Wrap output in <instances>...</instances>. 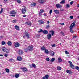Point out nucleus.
Here are the masks:
<instances>
[{
  "instance_id": "nucleus-17",
  "label": "nucleus",
  "mask_w": 79,
  "mask_h": 79,
  "mask_svg": "<svg viewBox=\"0 0 79 79\" xmlns=\"http://www.w3.org/2000/svg\"><path fill=\"white\" fill-rule=\"evenodd\" d=\"M66 72L67 73H68V74H71L72 73V71L71 70H67Z\"/></svg>"
},
{
  "instance_id": "nucleus-2",
  "label": "nucleus",
  "mask_w": 79,
  "mask_h": 79,
  "mask_svg": "<svg viewBox=\"0 0 79 79\" xmlns=\"http://www.w3.org/2000/svg\"><path fill=\"white\" fill-rule=\"evenodd\" d=\"M10 13L11 16H12L13 17H15V16H16V12L15 10L10 11Z\"/></svg>"
},
{
  "instance_id": "nucleus-56",
  "label": "nucleus",
  "mask_w": 79,
  "mask_h": 79,
  "mask_svg": "<svg viewBox=\"0 0 79 79\" xmlns=\"http://www.w3.org/2000/svg\"><path fill=\"white\" fill-rule=\"evenodd\" d=\"M43 15L44 16H47V14H46L45 13Z\"/></svg>"
},
{
  "instance_id": "nucleus-11",
  "label": "nucleus",
  "mask_w": 79,
  "mask_h": 79,
  "mask_svg": "<svg viewBox=\"0 0 79 79\" xmlns=\"http://www.w3.org/2000/svg\"><path fill=\"white\" fill-rule=\"evenodd\" d=\"M15 47H19V44L18 42L15 43Z\"/></svg>"
},
{
  "instance_id": "nucleus-13",
  "label": "nucleus",
  "mask_w": 79,
  "mask_h": 79,
  "mask_svg": "<svg viewBox=\"0 0 79 79\" xmlns=\"http://www.w3.org/2000/svg\"><path fill=\"white\" fill-rule=\"evenodd\" d=\"M18 53L19 55H22L23 53V52L21 50L19 51H18Z\"/></svg>"
},
{
  "instance_id": "nucleus-55",
  "label": "nucleus",
  "mask_w": 79,
  "mask_h": 79,
  "mask_svg": "<svg viewBox=\"0 0 79 79\" xmlns=\"http://www.w3.org/2000/svg\"><path fill=\"white\" fill-rule=\"evenodd\" d=\"M70 19H73V16H70Z\"/></svg>"
},
{
  "instance_id": "nucleus-25",
  "label": "nucleus",
  "mask_w": 79,
  "mask_h": 79,
  "mask_svg": "<svg viewBox=\"0 0 79 79\" xmlns=\"http://www.w3.org/2000/svg\"><path fill=\"white\" fill-rule=\"evenodd\" d=\"M45 53H46V54H48V53H49V52H48V50L47 49H45Z\"/></svg>"
},
{
  "instance_id": "nucleus-36",
  "label": "nucleus",
  "mask_w": 79,
  "mask_h": 79,
  "mask_svg": "<svg viewBox=\"0 0 79 79\" xmlns=\"http://www.w3.org/2000/svg\"><path fill=\"white\" fill-rule=\"evenodd\" d=\"M15 1H16L17 0V2L18 3H21V0H14Z\"/></svg>"
},
{
  "instance_id": "nucleus-6",
  "label": "nucleus",
  "mask_w": 79,
  "mask_h": 79,
  "mask_svg": "<svg viewBox=\"0 0 79 79\" xmlns=\"http://www.w3.org/2000/svg\"><path fill=\"white\" fill-rule=\"evenodd\" d=\"M28 51H32L33 49V47L32 46H29L28 47Z\"/></svg>"
},
{
  "instance_id": "nucleus-61",
  "label": "nucleus",
  "mask_w": 79,
  "mask_h": 79,
  "mask_svg": "<svg viewBox=\"0 0 79 79\" xmlns=\"http://www.w3.org/2000/svg\"><path fill=\"white\" fill-rule=\"evenodd\" d=\"M4 2H7L8 0H4Z\"/></svg>"
},
{
  "instance_id": "nucleus-64",
  "label": "nucleus",
  "mask_w": 79,
  "mask_h": 79,
  "mask_svg": "<svg viewBox=\"0 0 79 79\" xmlns=\"http://www.w3.org/2000/svg\"><path fill=\"white\" fill-rule=\"evenodd\" d=\"M77 7H79V4H78V5H77Z\"/></svg>"
},
{
  "instance_id": "nucleus-43",
  "label": "nucleus",
  "mask_w": 79,
  "mask_h": 79,
  "mask_svg": "<svg viewBox=\"0 0 79 79\" xmlns=\"http://www.w3.org/2000/svg\"><path fill=\"white\" fill-rule=\"evenodd\" d=\"M39 14L40 16H42V12H39Z\"/></svg>"
},
{
  "instance_id": "nucleus-20",
  "label": "nucleus",
  "mask_w": 79,
  "mask_h": 79,
  "mask_svg": "<svg viewBox=\"0 0 79 79\" xmlns=\"http://www.w3.org/2000/svg\"><path fill=\"white\" fill-rule=\"evenodd\" d=\"M54 12L55 13H56V14H59L60 12H59V10H54Z\"/></svg>"
},
{
  "instance_id": "nucleus-46",
  "label": "nucleus",
  "mask_w": 79,
  "mask_h": 79,
  "mask_svg": "<svg viewBox=\"0 0 79 79\" xmlns=\"http://www.w3.org/2000/svg\"><path fill=\"white\" fill-rule=\"evenodd\" d=\"M13 23H16V20H14L12 21Z\"/></svg>"
},
{
  "instance_id": "nucleus-18",
  "label": "nucleus",
  "mask_w": 79,
  "mask_h": 79,
  "mask_svg": "<svg viewBox=\"0 0 79 79\" xmlns=\"http://www.w3.org/2000/svg\"><path fill=\"white\" fill-rule=\"evenodd\" d=\"M7 44L9 46H11L12 44V43H11V42L9 41L7 42Z\"/></svg>"
},
{
  "instance_id": "nucleus-24",
  "label": "nucleus",
  "mask_w": 79,
  "mask_h": 79,
  "mask_svg": "<svg viewBox=\"0 0 79 79\" xmlns=\"http://www.w3.org/2000/svg\"><path fill=\"white\" fill-rule=\"evenodd\" d=\"M70 68H71L72 69H74V66L72 64L70 65Z\"/></svg>"
},
{
  "instance_id": "nucleus-19",
  "label": "nucleus",
  "mask_w": 79,
  "mask_h": 79,
  "mask_svg": "<svg viewBox=\"0 0 79 79\" xmlns=\"http://www.w3.org/2000/svg\"><path fill=\"white\" fill-rule=\"evenodd\" d=\"M25 34L26 35V37H27V38H29V34L28 33H27V32H25Z\"/></svg>"
},
{
  "instance_id": "nucleus-54",
  "label": "nucleus",
  "mask_w": 79,
  "mask_h": 79,
  "mask_svg": "<svg viewBox=\"0 0 79 79\" xmlns=\"http://www.w3.org/2000/svg\"><path fill=\"white\" fill-rule=\"evenodd\" d=\"M40 11L41 12V13H44V10L42 9L40 10Z\"/></svg>"
},
{
  "instance_id": "nucleus-41",
  "label": "nucleus",
  "mask_w": 79,
  "mask_h": 79,
  "mask_svg": "<svg viewBox=\"0 0 79 79\" xmlns=\"http://www.w3.org/2000/svg\"><path fill=\"white\" fill-rule=\"evenodd\" d=\"M32 66L33 67V68H36V66L34 64H32Z\"/></svg>"
},
{
  "instance_id": "nucleus-15",
  "label": "nucleus",
  "mask_w": 79,
  "mask_h": 79,
  "mask_svg": "<svg viewBox=\"0 0 79 79\" xmlns=\"http://www.w3.org/2000/svg\"><path fill=\"white\" fill-rule=\"evenodd\" d=\"M17 60L19 61H21L22 60V58L21 57H18Z\"/></svg>"
},
{
  "instance_id": "nucleus-52",
  "label": "nucleus",
  "mask_w": 79,
  "mask_h": 79,
  "mask_svg": "<svg viewBox=\"0 0 79 79\" xmlns=\"http://www.w3.org/2000/svg\"><path fill=\"white\" fill-rule=\"evenodd\" d=\"M51 46L52 47H55V44H54L53 45H51Z\"/></svg>"
},
{
  "instance_id": "nucleus-58",
  "label": "nucleus",
  "mask_w": 79,
  "mask_h": 79,
  "mask_svg": "<svg viewBox=\"0 0 79 79\" xmlns=\"http://www.w3.org/2000/svg\"><path fill=\"white\" fill-rule=\"evenodd\" d=\"M61 25H64V23H63L61 24Z\"/></svg>"
},
{
  "instance_id": "nucleus-32",
  "label": "nucleus",
  "mask_w": 79,
  "mask_h": 79,
  "mask_svg": "<svg viewBox=\"0 0 79 79\" xmlns=\"http://www.w3.org/2000/svg\"><path fill=\"white\" fill-rule=\"evenodd\" d=\"M2 45H5V42L2 41Z\"/></svg>"
},
{
  "instance_id": "nucleus-7",
  "label": "nucleus",
  "mask_w": 79,
  "mask_h": 79,
  "mask_svg": "<svg viewBox=\"0 0 79 79\" xmlns=\"http://www.w3.org/2000/svg\"><path fill=\"white\" fill-rule=\"evenodd\" d=\"M39 2L40 3L43 4V3H44L45 2V0H39Z\"/></svg>"
},
{
  "instance_id": "nucleus-51",
  "label": "nucleus",
  "mask_w": 79,
  "mask_h": 79,
  "mask_svg": "<svg viewBox=\"0 0 79 79\" xmlns=\"http://www.w3.org/2000/svg\"><path fill=\"white\" fill-rule=\"evenodd\" d=\"M65 53L66 54H68V52L67 51H65Z\"/></svg>"
},
{
  "instance_id": "nucleus-34",
  "label": "nucleus",
  "mask_w": 79,
  "mask_h": 79,
  "mask_svg": "<svg viewBox=\"0 0 79 79\" xmlns=\"http://www.w3.org/2000/svg\"><path fill=\"white\" fill-rule=\"evenodd\" d=\"M41 50H45L46 49H45V48L44 46L42 47L41 48Z\"/></svg>"
},
{
  "instance_id": "nucleus-31",
  "label": "nucleus",
  "mask_w": 79,
  "mask_h": 79,
  "mask_svg": "<svg viewBox=\"0 0 79 79\" xmlns=\"http://www.w3.org/2000/svg\"><path fill=\"white\" fill-rule=\"evenodd\" d=\"M75 69L77 70L78 71H79V67L78 66H77L75 67Z\"/></svg>"
},
{
  "instance_id": "nucleus-39",
  "label": "nucleus",
  "mask_w": 79,
  "mask_h": 79,
  "mask_svg": "<svg viewBox=\"0 0 79 79\" xmlns=\"http://www.w3.org/2000/svg\"><path fill=\"white\" fill-rule=\"evenodd\" d=\"M66 8H69L70 6H69V5L67 4L66 5Z\"/></svg>"
},
{
  "instance_id": "nucleus-21",
  "label": "nucleus",
  "mask_w": 79,
  "mask_h": 79,
  "mask_svg": "<svg viewBox=\"0 0 79 79\" xmlns=\"http://www.w3.org/2000/svg\"><path fill=\"white\" fill-rule=\"evenodd\" d=\"M50 54L52 56H53V55H54V54H55V53H54V52L51 51H50Z\"/></svg>"
},
{
  "instance_id": "nucleus-29",
  "label": "nucleus",
  "mask_w": 79,
  "mask_h": 79,
  "mask_svg": "<svg viewBox=\"0 0 79 79\" xmlns=\"http://www.w3.org/2000/svg\"><path fill=\"white\" fill-rule=\"evenodd\" d=\"M57 70H59V71H61V67H57Z\"/></svg>"
},
{
  "instance_id": "nucleus-35",
  "label": "nucleus",
  "mask_w": 79,
  "mask_h": 79,
  "mask_svg": "<svg viewBox=\"0 0 79 79\" xmlns=\"http://www.w3.org/2000/svg\"><path fill=\"white\" fill-rule=\"evenodd\" d=\"M15 61V60L13 59H9V61H10V62H13V61Z\"/></svg>"
},
{
  "instance_id": "nucleus-22",
  "label": "nucleus",
  "mask_w": 79,
  "mask_h": 79,
  "mask_svg": "<svg viewBox=\"0 0 79 79\" xmlns=\"http://www.w3.org/2000/svg\"><path fill=\"white\" fill-rule=\"evenodd\" d=\"M65 1H66L65 0H63L60 2V4H64V3H65Z\"/></svg>"
},
{
  "instance_id": "nucleus-3",
  "label": "nucleus",
  "mask_w": 79,
  "mask_h": 79,
  "mask_svg": "<svg viewBox=\"0 0 79 79\" xmlns=\"http://www.w3.org/2000/svg\"><path fill=\"white\" fill-rule=\"evenodd\" d=\"M2 50H3V52H4L6 53H8V50L6 49V48H2Z\"/></svg>"
},
{
  "instance_id": "nucleus-63",
  "label": "nucleus",
  "mask_w": 79,
  "mask_h": 79,
  "mask_svg": "<svg viewBox=\"0 0 79 79\" xmlns=\"http://www.w3.org/2000/svg\"><path fill=\"white\" fill-rule=\"evenodd\" d=\"M3 36H1V37H0V38H3Z\"/></svg>"
},
{
  "instance_id": "nucleus-4",
  "label": "nucleus",
  "mask_w": 79,
  "mask_h": 79,
  "mask_svg": "<svg viewBox=\"0 0 79 79\" xmlns=\"http://www.w3.org/2000/svg\"><path fill=\"white\" fill-rule=\"evenodd\" d=\"M57 8H62V5L60 4H57L56 5Z\"/></svg>"
},
{
  "instance_id": "nucleus-33",
  "label": "nucleus",
  "mask_w": 79,
  "mask_h": 79,
  "mask_svg": "<svg viewBox=\"0 0 79 79\" xmlns=\"http://www.w3.org/2000/svg\"><path fill=\"white\" fill-rule=\"evenodd\" d=\"M3 8H1V11H0V14H1V13H3Z\"/></svg>"
},
{
  "instance_id": "nucleus-27",
  "label": "nucleus",
  "mask_w": 79,
  "mask_h": 79,
  "mask_svg": "<svg viewBox=\"0 0 79 79\" xmlns=\"http://www.w3.org/2000/svg\"><path fill=\"white\" fill-rule=\"evenodd\" d=\"M15 77L16 78H18L19 77V75L18 74H16L15 75Z\"/></svg>"
},
{
  "instance_id": "nucleus-16",
  "label": "nucleus",
  "mask_w": 79,
  "mask_h": 79,
  "mask_svg": "<svg viewBox=\"0 0 79 79\" xmlns=\"http://www.w3.org/2000/svg\"><path fill=\"white\" fill-rule=\"evenodd\" d=\"M43 33L44 34H48V31L46 30H44L43 31Z\"/></svg>"
},
{
  "instance_id": "nucleus-42",
  "label": "nucleus",
  "mask_w": 79,
  "mask_h": 79,
  "mask_svg": "<svg viewBox=\"0 0 79 79\" xmlns=\"http://www.w3.org/2000/svg\"><path fill=\"white\" fill-rule=\"evenodd\" d=\"M49 27H50V26H49L48 25H47L46 27V29H48Z\"/></svg>"
},
{
  "instance_id": "nucleus-59",
  "label": "nucleus",
  "mask_w": 79,
  "mask_h": 79,
  "mask_svg": "<svg viewBox=\"0 0 79 79\" xmlns=\"http://www.w3.org/2000/svg\"><path fill=\"white\" fill-rule=\"evenodd\" d=\"M0 56H3V54H0Z\"/></svg>"
},
{
  "instance_id": "nucleus-26",
  "label": "nucleus",
  "mask_w": 79,
  "mask_h": 79,
  "mask_svg": "<svg viewBox=\"0 0 79 79\" xmlns=\"http://www.w3.org/2000/svg\"><path fill=\"white\" fill-rule=\"evenodd\" d=\"M58 60L59 62H61V61H63L62 59L60 58H58Z\"/></svg>"
},
{
  "instance_id": "nucleus-9",
  "label": "nucleus",
  "mask_w": 79,
  "mask_h": 79,
  "mask_svg": "<svg viewBox=\"0 0 79 79\" xmlns=\"http://www.w3.org/2000/svg\"><path fill=\"white\" fill-rule=\"evenodd\" d=\"M49 77V76L48 75H46L45 76L43 77V79H48Z\"/></svg>"
},
{
  "instance_id": "nucleus-23",
  "label": "nucleus",
  "mask_w": 79,
  "mask_h": 79,
  "mask_svg": "<svg viewBox=\"0 0 79 79\" xmlns=\"http://www.w3.org/2000/svg\"><path fill=\"white\" fill-rule=\"evenodd\" d=\"M38 22L40 23V24H44V21L42 20H39Z\"/></svg>"
},
{
  "instance_id": "nucleus-14",
  "label": "nucleus",
  "mask_w": 79,
  "mask_h": 79,
  "mask_svg": "<svg viewBox=\"0 0 79 79\" xmlns=\"http://www.w3.org/2000/svg\"><path fill=\"white\" fill-rule=\"evenodd\" d=\"M27 25H29V26H31L32 25V23H31V22H27L25 23Z\"/></svg>"
},
{
  "instance_id": "nucleus-48",
  "label": "nucleus",
  "mask_w": 79,
  "mask_h": 79,
  "mask_svg": "<svg viewBox=\"0 0 79 79\" xmlns=\"http://www.w3.org/2000/svg\"><path fill=\"white\" fill-rule=\"evenodd\" d=\"M61 33L62 34V35H63V36H65V35H64V34L63 33V32H61Z\"/></svg>"
},
{
  "instance_id": "nucleus-49",
  "label": "nucleus",
  "mask_w": 79,
  "mask_h": 79,
  "mask_svg": "<svg viewBox=\"0 0 79 79\" xmlns=\"http://www.w3.org/2000/svg\"><path fill=\"white\" fill-rule=\"evenodd\" d=\"M4 56H5V57H7V56H8V54H5L4 55Z\"/></svg>"
},
{
  "instance_id": "nucleus-57",
  "label": "nucleus",
  "mask_w": 79,
  "mask_h": 79,
  "mask_svg": "<svg viewBox=\"0 0 79 79\" xmlns=\"http://www.w3.org/2000/svg\"><path fill=\"white\" fill-rule=\"evenodd\" d=\"M47 24H49L50 23V21H48L47 22Z\"/></svg>"
},
{
  "instance_id": "nucleus-60",
  "label": "nucleus",
  "mask_w": 79,
  "mask_h": 79,
  "mask_svg": "<svg viewBox=\"0 0 79 79\" xmlns=\"http://www.w3.org/2000/svg\"><path fill=\"white\" fill-rule=\"evenodd\" d=\"M73 38H74L75 39H76V38L77 37L76 36H73Z\"/></svg>"
},
{
  "instance_id": "nucleus-50",
  "label": "nucleus",
  "mask_w": 79,
  "mask_h": 79,
  "mask_svg": "<svg viewBox=\"0 0 79 79\" xmlns=\"http://www.w3.org/2000/svg\"><path fill=\"white\" fill-rule=\"evenodd\" d=\"M68 62L69 63L71 64H72V62H71L70 61H68Z\"/></svg>"
},
{
  "instance_id": "nucleus-30",
  "label": "nucleus",
  "mask_w": 79,
  "mask_h": 79,
  "mask_svg": "<svg viewBox=\"0 0 79 79\" xmlns=\"http://www.w3.org/2000/svg\"><path fill=\"white\" fill-rule=\"evenodd\" d=\"M55 60V58H52L51 59L50 61L51 62H53Z\"/></svg>"
},
{
  "instance_id": "nucleus-38",
  "label": "nucleus",
  "mask_w": 79,
  "mask_h": 79,
  "mask_svg": "<svg viewBox=\"0 0 79 79\" xmlns=\"http://www.w3.org/2000/svg\"><path fill=\"white\" fill-rule=\"evenodd\" d=\"M31 5H32V6H35L36 4H35V3H32V4H31Z\"/></svg>"
},
{
  "instance_id": "nucleus-10",
  "label": "nucleus",
  "mask_w": 79,
  "mask_h": 79,
  "mask_svg": "<svg viewBox=\"0 0 79 79\" xmlns=\"http://www.w3.org/2000/svg\"><path fill=\"white\" fill-rule=\"evenodd\" d=\"M26 8H23L22 9V12L23 14H24V13H26Z\"/></svg>"
},
{
  "instance_id": "nucleus-45",
  "label": "nucleus",
  "mask_w": 79,
  "mask_h": 79,
  "mask_svg": "<svg viewBox=\"0 0 79 79\" xmlns=\"http://www.w3.org/2000/svg\"><path fill=\"white\" fill-rule=\"evenodd\" d=\"M52 11H53V10H51L50 11L49 13L50 15L52 14Z\"/></svg>"
},
{
  "instance_id": "nucleus-44",
  "label": "nucleus",
  "mask_w": 79,
  "mask_h": 79,
  "mask_svg": "<svg viewBox=\"0 0 79 79\" xmlns=\"http://www.w3.org/2000/svg\"><path fill=\"white\" fill-rule=\"evenodd\" d=\"M46 60L47 61H50V59H49V58H47L46 59Z\"/></svg>"
},
{
  "instance_id": "nucleus-53",
  "label": "nucleus",
  "mask_w": 79,
  "mask_h": 79,
  "mask_svg": "<svg viewBox=\"0 0 79 79\" xmlns=\"http://www.w3.org/2000/svg\"><path fill=\"white\" fill-rule=\"evenodd\" d=\"M73 3H74V2L73 1H72L70 2V5H72V4H73Z\"/></svg>"
},
{
  "instance_id": "nucleus-62",
  "label": "nucleus",
  "mask_w": 79,
  "mask_h": 79,
  "mask_svg": "<svg viewBox=\"0 0 79 79\" xmlns=\"http://www.w3.org/2000/svg\"><path fill=\"white\" fill-rule=\"evenodd\" d=\"M26 15H24L23 16V17H26Z\"/></svg>"
},
{
  "instance_id": "nucleus-12",
  "label": "nucleus",
  "mask_w": 79,
  "mask_h": 79,
  "mask_svg": "<svg viewBox=\"0 0 79 79\" xmlns=\"http://www.w3.org/2000/svg\"><path fill=\"white\" fill-rule=\"evenodd\" d=\"M15 28L16 30L17 31H19V26H18L17 25H15Z\"/></svg>"
},
{
  "instance_id": "nucleus-5",
  "label": "nucleus",
  "mask_w": 79,
  "mask_h": 79,
  "mask_svg": "<svg viewBox=\"0 0 79 79\" xmlns=\"http://www.w3.org/2000/svg\"><path fill=\"white\" fill-rule=\"evenodd\" d=\"M21 69L23 72H26L27 71V69L26 67H22Z\"/></svg>"
},
{
  "instance_id": "nucleus-8",
  "label": "nucleus",
  "mask_w": 79,
  "mask_h": 79,
  "mask_svg": "<svg viewBox=\"0 0 79 79\" xmlns=\"http://www.w3.org/2000/svg\"><path fill=\"white\" fill-rule=\"evenodd\" d=\"M51 37H52V35H51V34H48L47 35V38L48 39H51Z\"/></svg>"
},
{
  "instance_id": "nucleus-1",
  "label": "nucleus",
  "mask_w": 79,
  "mask_h": 79,
  "mask_svg": "<svg viewBox=\"0 0 79 79\" xmlns=\"http://www.w3.org/2000/svg\"><path fill=\"white\" fill-rule=\"evenodd\" d=\"M76 22L74 21V22L71 24L70 27H69L70 30V32H72V33L74 32V30H73L72 29L76 26L75 24H76Z\"/></svg>"
},
{
  "instance_id": "nucleus-40",
  "label": "nucleus",
  "mask_w": 79,
  "mask_h": 79,
  "mask_svg": "<svg viewBox=\"0 0 79 79\" xmlns=\"http://www.w3.org/2000/svg\"><path fill=\"white\" fill-rule=\"evenodd\" d=\"M39 31H40L38 32L39 33L41 32H43V30L42 29H40Z\"/></svg>"
},
{
  "instance_id": "nucleus-47",
  "label": "nucleus",
  "mask_w": 79,
  "mask_h": 79,
  "mask_svg": "<svg viewBox=\"0 0 79 79\" xmlns=\"http://www.w3.org/2000/svg\"><path fill=\"white\" fill-rule=\"evenodd\" d=\"M28 50H28V49L26 48V49H25V52H27L28 51Z\"/></svg>"
},
{
  "instance_id": "nucleus-28",
  "label": "nucleus",
  "mask_w": 79,
  "mask_h": 79,
  "mask_svg": "<svg viewBox=\"0 0 79 79\" xmlns=\"http://www.w3.org/2000/svg\"><path fill=\"white\" fill-rule=\"evenodd\" d=\"M50 33H51V34L52 36L53 35V34H54V33H55L54 31H53V30H52L51 31H50Z\"/></svg>"
},
{
  "instance_id": "nucleus-37",
  "label": "nucleus",
  "mask_w": 79,
  "mask_h": 79,
  "mask_svg": "<svg viewBox=\"0 0 79 79\" xmlns=\"http://www.w3.org/2000/svg\"><path fill=\"white\" fill-rule=\"evenodd\" d=\"M5 70H6V72H7V73H9V69H6Z\"/></svg>"
}]
</instances>
